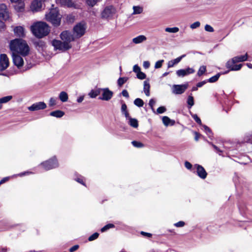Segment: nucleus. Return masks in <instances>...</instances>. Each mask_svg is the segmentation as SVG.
<instances>
[{"mask_svg": "<svg viewBox=\"0 0 252 252\" xmlns=\"http://www.w3.org/2000/svg\"><path fill=\"white\" fill-rule=\"evenodd\" d=\"M0 18L3 20H7L9 18V12L6 5L4 3L0 4Z\"/></svg>", "mask_w": 252, "mask_h": 252, "instance_id": "4468645a", "label": "nucleus"}, {"mask_svg": "<svg viewBox=\"0 0 252 252\" xmlns=\"http://www.w3.org/2000/svg\"><path fill=\"white\" fill-rule=\"evenodd\" d=\"M46 170H49L58 166V162L55 157L41 163Z\"/></svg>", "mask_w": 252, "mask_h": 252, "instance_id": "6e6552de", "label": "nucleus"}, {"mask_svg": "<svg viewBox=\"0 0 252 252\" xmlns=\"http://www.w3.org/2000/svg\"><path fill=\"white\" fill-rule=\"evenodd\" d=\"M194 70L192 68L188 67L186 69H179L176 71V74L178 77H184L189 74L194 72Z\"/></svg>", "mask_w": 252, "mask_h": 252, "instance_id": "dca6fc26", "label": "nucleus"}, {"mask_svg": "<svg viewBox=\"0 0 252 252\" xmlns=\"http://www.w3.org/2000/svg\"><path fill=\"white\" fill-rule=\"evenodd\" d=\"M86 27L85 24L79 23L76 24L73 28V32L77 38H80L85 33Z\"/></svg>", "mask_w": 252, "mask_h": 252, "instance_id": "0eeeda50", "label": "nucleus"}, {"mask_svg": "<svg viewBox=\"0 0 252 252\" xmlns=\"http://www.w3.org/2000/svg\"><path fill=\"white\" fill-rule=\"evenodd\" d=\"M188 108L190 109L191 107L194 105V99L193 97L191 95H189L187 100Z\"/></svg>", "mask_w": 252, "mask_h": 252, "instance_id": "c85d7f7f", "label": "nucleus"}, {"mask_svg": "<svg viewBox=\"0 0 252 252\" xmlns=\"http://www.w3.org/2000/svg\"><path fill=\"white\" fill-rule=\"evenodd\" d=\"M45 18L54 28H57L61 25L62 15L60 13L59 9L55 8L51 9L46 14Z\"/></svg>", "mask_w": 252, "mask_h": 252, "instance_id": "20e7f679", "label": "nucleus"}, {"mask_svg": "<svg viewBox=\"0 0 252 252\" xmlns=\"http://www.w3.org/2000/svg\"><path fill=\"white\" fill-rule=\"evenodd\" d=\"M134 104L138 107H141L143 106L144 103L143 100L140 98H137L134 100Z\"/></svg>", "mask_w": 252, "mask_h": 252, "instance_id": "cd10ccee", "label": "nucleus"}, {"mask_svg": "<svg viewBox=\"0 0 252 252\" xmlns=\"http://www.w3.org/2000/svg\"><path fill=\"white\" fill-rule=\"evenodd\" d=\"M10 50L15 53L25 56L29 53V47L25 40L18 38L11 40L9 45Z\"/></svg>", "mask_w": 252, "mask_h": 252, "instance_id": "f03ea898", "label": "nucleus"}, {"mask_svg": "<svg viewBox=\"0 0 252 252\" xmlns=\"http://www.w3.org/2000/svg\"><path fill=\"white\" fill-rule=\"evenodd\" d=\"M133 14H140L143 11V9L141 7L138 6H134L133 7Z\"/></svg>", "mask_w": 252, "mask_h": 252, "instance_id": "2f4dec72", "label": "nucleus"}, {"mask_svg": "<svg viewBox=\"0 0 252 252\" xmlns=\"http://www.w3.org/2000/svg\"><path fill=\"white\" fill-rule=\"evenodd\" d=\"M114 227H115L114 224H113L112 223H108V224L105 225L103 227H102L101 228L100 230H101V232H104L106 231V230H108L109 229L111 228H114Z\"/></svg>", "mask_w": 252, "mask_h": 252, "instance_id": "7c9ffc66", "label": "nucleus"}, {"mask_svg": "<svg viewBox=\"0 0 252 252\" xmlns=\"http://www.w3.org/2000/svg\"><path fill=\"white\" fill-rule=\"evenodd\" d=\"M200 25V23L198 21H196L193 24H191L190 26V28L192 29H196L198 27H199Z\"/></svg>", "mask_w": 252, "mask_h": 252, "instance_id": "c03bdc74", "label": "nucleus"}, {"mask_svg": "<svg viewBox=\"0 0 252 252\" xmlns=\"http://www.w3.org/2000/svg\"><path fill=\"white\" fill-rule=\"evenodd\" d=\"M204 73H205V66L202 65V66H200V67L197 72V75L199 76H200L202 75H203Z\"/></svg>", "mask_w": 252, "mask_h": 252, "instance_id": "79ce46f5", "label": "nucleus"}, {"mask_svg": "<svg viewBox=\"0 0 252 252\" xmlns=\"http://www.w3.org/2000/svg\"><path fill=\"white\" fill-rule=\"evenodd\" d=\"M166 109L165 107L160 106L157 109V112L158 114H162L163 113L166 111Z\"/></svg>", "mask_w": 252, "mask_h": 252, "instance_id": "37998d69", "label": "nucleus"}, {"mask_svg": "<svg viewBox=\"0 0 252 252\" xmlns=\"http://www.w3.org/2000/svg\"><path fill=\"white\" fill-rule=\"evenodd\" d=\"M162 122L165 126L169 125L171 122V119H169L167 116H163L162 119Z\"/></svg>", "mask_w": 252, "mask_h": 252, "instance_id": "f704fd0d", "label": "nucleus"}, {"mask_svg": "<svg viewBox=\"0 0 252 252\" xmlns=\"http://www.w3.org/2000/svg\"><path fill=\"white\" fill-rule=\"evenodd\" d=\"M165 32H171V33H176L177 32L179 29L177 27H173V28H166L165 29Z\"/></svg>", "mask_w": 252, "mask_h": 252, "instance_id": "473e14b6", "label": "nucleus"}, {"mask_svg": "<svg viewBox=\"0 0 252 252\" xmlns=\"http://www.w3.org/2000/svg\"><path fill=\"white\" fill-rule=\"evenodd\" d=\"M126 111H127V106L125 103H124L122 104V106H121V112L122 113H123Z\"/></svg>", "mask_w": 252, "mask_h": 252, "instance_id": "3c124183", "label": "nucleus"}, {"mask_svg": "<svg viewBox=\"0 0 252 252\" xmlns=\"http://www.w3.org/2000/svg\"><path fill=\"white\" fill-rule=\"evenodd\" d=\"M164 60H161L157 61L155 65V68H160L162 66V63H163Z\"/></svg>", "mask_w": 252, "mask_h": 252, "instance_id": "a19ab883", "label": "nucleus"}, {"mask_svg": "<svg viewBox=\"0 0 252 252\" xmlns=\"http://www.w3.org/2000/svg\"><path fill=\"white\" fill-rule=\"evenodd\" d=\"M248 55L246 54L244 55L238 56L234 57L231 60L228 61L226 63V67L230 70H239L242 67V64H235V63L242 62L247 60Z\"/></svg>", "mask_w": 252, "mask_h": 252, "instance_id": "39448f33", "label": "nucleus"}, {"mask_svg": "<svg viewBox=\"0 0 252 252\" xmlns=\"http://www.w3.org/2000/svg\"><path fill=\"white\" fill-rule=\"evenodd\" d=\"M42 3L40 0H33L32 3L31 8L32 10L38 11L41 8Z\"/></svg>", "mask_w": 252, "mask_h": 252, "instance_id": "6ab92c4d", "label": "nucleus"}, {"mask_svg": "<svg viewBox=\"0 0 252 252\" xmlns=\"http://www.w3.org/2000/svg\"><path fill=\"white\" fill-rule=\"evenodd\" d=\"M99 0H87V4L90 6H94Z\"/></svg>", "mask_w": 252, "mask_h": 252, "instance_id": "ea45409f", "label": "nucleus"}, {"mask_svg": "<svg viewBox=\"0 0 252 252\" xmlns=\"http://www.w3.org/2000/svg\"><path fill=\"white\" fill-rule=\"evenodd\" d=\"M136 76L137 78L140 80H143L146 78V74L141 71L136 74Z\"/></svg>", "mask_w": 252, "mask_h": 252, "instance_id": "4c0bfd02", "label": "nucleus"}, {"mask_svg": "<svg viewBox=\"0 0 252 252\" xmlns=\"http://www.w3.org/2000/svg\"><path fill=\"white\" fill-rule=\"evenodd\" d=\"M122 94L124 96V97H126V98H128L129 97V94H128V92L127 91V90H124L122 91Z\"/></svg>", "mask_w": 252, "mask_h": 252, "instance_id": "4d7b16f0", "label": "nucleus"}, {"mask_svg": "<svg viewBox=\"0 0 252 252\" xmlns=\"http://www.w3.org/2000/svg\"><path fill=\"white\" fill-rule=\"evenodd\" d=\"M78 248H79V246L78 245H74L69 249V252H73L76 251Z\"/></svg>", "mask_w": 252, "mask_h": 252, "instance_id": "6e6d98bb", "label": "nucleus"}, {"mask_svg": "<svg viewBox=\"0 0 252 252\" xmlns=\"http://www.w3.org/2000/svg\"><path fill=\"white\" fill-rule=\"evenodd\" d=\"M9 66V60L7 55L2 54L0 55V71L5 70Z\"/></svg>", "mask_w": 252, "mask_h": 252, "instance_id": "f8f14e48", "label": "nucleus"}, {"mask_svg": "<svg viewBox=\"0 0 252 252\" xmlns=\"http://www.w3.org/2000/svg\"><path fill=\"white\" fill-rule=\"evenodd\" d=\"M12 60L14 64L18 68L23 66L24 64L23 59L18 54L13 52Z\"/></svg>", "mask_w": 252, "mask_h": 252, "instance_id": "2eb2a0df", "label": "nucleus"}, {"mask_svg": "<svg viewBox=\"0 0 252 252\" xmlns=\"http://www.w3.org/2000/svg\"><path fill=\"white\" fill-rule=\"evenodd\" d=\"M32 43L35 48L39 52L43 51L46 47V42L39 38L33 40Z\"/></svg>", "mask_w": 252, "mask_h": 252, "instance_id": "9b49d317", "label": "nucleus"}, {"mask_svg": "<svg viewBox=\"0 0 252 252\" xmlns=\"http://www.w3.org/2000/svg\"><path fill=\"white\" fill-rule=\"evenodd\" d=\"M206 31L209 32H213L214 30L212 27L209 25H206Z\"/></svg>", "mask_w": 252, "mask_h": 252, "instance_id": "864d4df0", "label": "nucleus"}, {"mask_svg": "<svg viewBox=\"0 0 252 252\" xmlns=\"http://www.w3.org/2000/svg\"><path fill=\"white\" fill-rule=\"evenodd\" d=\"M204 84H205V80L198 83L197 84L196 86L197 87H201L203 86Z\"/></svg>", "mask_w": 252, "mask_h": 252, "instance_id": "338daca9", "label": "nucleus"}, {"mask_svg": "<svg viewBox=\"0 0 252 252\" xmlns=\"http://www.w3.org/2000/svg\"><path fill=\"white\" fill-rule=\"evenodd\" d=\"M60 1L62 5L67 6L68 7H72L74 5L72 0H60Z\"/></svg>", "mask_w": 252, "mask_h": 252, "instance_id": "393cba45", "label": "nucleus"}, {"mask_svg": "<svg viewBox=\"0 0 252 252\" xmlns=\"http://www.w3.org/2000/svg\"><path fill=\"white\" fill-rule=\"evenodd\" d=\"M184 57H185V55H183L181 56L178 57L174 60L169 61L168 63V68L172 67L175 64L178 63L181 61L182 59L183 58H184Z\"/></svg>", "mask_w": 252, "mask_h": 252, "instance_id": "aec40b11", "label": "nucleus"}, {"mask_svg": "<svg viewBox=\"0 0 252 252\" xmlns=\"http://www.w3.org/2000/svg\"><path fill=\"white\" fill-rule=\"evenodd\" d=\"M185 166L188 169H191L192 168V164L189 161H185Z\"/></svg>", "mask_w": 252, "mask_h": 252, "instance_id": "5fc2aeb1", "label": "nucleus"}, {"mask_svg": "<svg viewBox=\"0 0 252 252\" xmlns=\"http://www.w3.org/2000/svg\"><path fill=\"white\" fill-rule=\"evenodd\" d=\"M147 39L146 37L143 35H140L132 39V42L135 44H139Z\"/></svg>", "mask_w": 252, "mask_h": 252, "instance_id": "4be33fe9", "label": "nucleus"}, {"mask_svg": "<svg viewBox=\"0 0 252 252\" xmlns=\"http://www.w3.org/2000/svg\"><path fill=\"white\" fill-rule=\"evenodd\" d=\"M194 140L196 141H197L199 139V138L200 137V134L198 133L196 131H194Z\"/></svg>", "mask_w": 252, "mask_h": 252, "instance_id": "bf43d9fd", "label": "nucleus"}, {"mask_svg": "<svg viewBox=\"0 0 252 252\" xmlns=\"http://www.w3.org/2000/svg\"><path fill=\"white\" fill-rule=\"evenodd\" d=\"M12 98L11 95H8L0 98V102L1 103H6Z\"/></svg>", "mask_w": 252, "mask_h": 252, "instance_id": "72a5a7b5", "label": "nucleus"}, {"mask_svg": "<svg viewBox=\"0 0 252 252\" xmlns=\"http://www.w3.org/2000/svg\"><path fill=\"white\" fill-rule=\"evenodd\" d=\"M75 180H76L77 182H78V183H80V184H82V185H83L85 186V184L84 182H83V179H82V178H76V179H75Z\"/></svg>", "mask_w": 252, "mask_h": 252, "instance_id": "680f3d73", "label": "nucleus"}, {"mask_svg": "<svg viewBox=\"0 0 252 252\" xmlns=\"http://www.w3.org/2000/svg\"><path fill=\"white\" fill-rule=\"evenodd\" d=\"M60 37L63 41L57 39H54L52 41V45L55 50L64 52L72 48L70 42L75 40V37L71 32L63 31L60 34Z\"/></svg>", "mask_w": 252, "mask_h": 252, "instance_id": "f257e3e1", "label": "nucleus"}, {"mask_svg": "<svg viewBox=\"0 0 252 252\" xmlns=\"http://www.w3.org/2000/svg\"><path fill=\"white\" fill-rule=\"evenodd\" d=\"M205 129H206V134L208 135V136L211 138L212 131H211V129L207 126H206Z\"/></svg>", "mask_w": 252, "mask_h": 252, "instance_id": "603ef678", "label": "nucleus"}, {"mask_svg": "<svg viewBox=\"0 0 252 252\" xmlns=\"http://www.w3.org/2000/svg\"><path fill=\"white\" fill-rule=\"evenodd\" d=\"M7 248L6 247H0V252H7Z\"/></svg>", "mask_w": 252, "mask_h": 252, "instance_id": "69168bd1", "label": "nucleus"}, {"mask_svg": "<svg viewBox=\"0 0 252 252\" xmlns=\"http://www.w3.org/2000/svg\"><path fill=\"white\" fill-rule=\"evenodd\" d=\"M156 101L153 98L151 99L149 102V105L153 111H154V105Z\"/></svg>", "mask_w": 252, "mask_h": 252, "instance_id": "09e8293b", "label": "nucleus"}, {"mask_svg": "<svg viewBox=\"0 0 252 252\" xmlns=\"http://www.w3.org/2000/svg\"><path fill=\"white\" fill-rule=\"evenodd\" d=\"M101 93V88H95L94 90H92L89 93V95L90 97L94 98H95L98 95Z\"/></svg>", "mask_w": 252, "mask_h": 252, "instance_id": "412c9836", "label": "nucleus"}, {"mask_svg": "<svg viewBox=\"0 0 252 252\" xmlns=\"http://www.w3.org/2000/svg\"><path fill=\"white\" fill-rule=\"evenodd\" d=\"M59 97L61 101L63 102L67 101L68 98L67 94L63 91L60 93Z\"/></svg>", "mask_w": 252, "mask_h": 252, "instance_id": "bb28decb", "label": "nucleus"}, {"mask_svg": "<svg viewBox=\"0 0 252 252\" xmlns=\"http://www.w3.org/2000/svg\"><path fill=\"white\" fill-rule=\"evenodd\" d=\"M196 172L198 176L203 179H205V169L201 165L195 164Z\"/></svg>", "mask_w": 252, "mask_h": 252, "instance_id": "a211bd4d", "label": "nucleus"}, {"mask_svg": "<svg viewBox=\"0 0 252 252\" xmlns=\"http://www.w3.org/2000/svg\"><path fill=\"white\" fill-rule=\"evenodd\" d=\"M14 32L16 36L24 37L25 36L24 28L22 26H17L14 29Z\"/></svg>", "mask_w": 252, "mask_h": 252, "instance_id": "f3484780", "label": "nucleus"}, {"mask_svg": "<svg viewBox=\"0 0 252 252\" xmlns=\"http://www.w3.org/2000/svg\"><path fill=\"white\" fill-rule=\"evenodd\" d=\"M101 96H99L98 98L105 101L110 100L113 95V92L110 91L108 88L101 89Z\"/></svg>", "mask_w": 252, "mask_h": 252, "instance_id": "9d476101", "label": "nucleus"}, {"mask_svg": "<svg viewBox=\"0 0 252 252\" xmlns=\"http://www.w3.org/2000/svg\"><path fill=\"white\" fill-rule=\"evenodd\" d=\"M192 117L198 124L200 125L201 124V121L200 119L197 116L196 114L192 115Z\"/></svg>", "mask_w": 252, "mask_h": 252, "instance_id": "a18cd8bd", "label": "nucleus"}, {"mask_svg": "<svg viewBox=\"0 0 252 252\" xmlns=\"http://www.w3.org/2000/svg\"><path fill=\"white\" fill-rule=\"evenodd\" d=\"M47 107L45 103L42 101L35 102L28 107V110L31 111H35L43 110Z\"/></svg>", "mask_w": 252, "mask_h": 252, "instance_id": "ddd939ff", "label": "nucleus"}, {"mask_svg": "<svg viewBox=\"0 0 252 252\" xmlns=\"http://www.w3.org/2000/svg\"><path fill=\"white\" fill-rule=\"evenodd\" d=\"M56 104V99L53 97L50 98L49 105L50 106H53Z\"/></svg>", "mask_w": 252, "mask_h": 252, "instance_id": "49530a36", "label": "nucleus"}, {"mask_svg": "<svg viewBox=\"0 0 252 252\" xmlns=\"http://www.w3.org/2000/svg\"><path fill=\"white\" fill-rule=\"evenodd\" d=\"M220 76V74L219 73L215 75V76L210 78L208 80V81L210 83H214V82H216L218 79L219 78Z\"/></svg>", "mask_w": 252, "mask_h": 252, "instance_id": "c9c22d12", "label": "nucleus"}, {"mask_svg": "<svg viewBox=\"0 0 252 252\" xmlns=\"http://www.w3.org/2000/svg\"><path fill=\"white\" fill-rule=\"evenodd\" d=\"M9 178L8 177H5L4 178H3L2 179H1L0 181V185L4 183H5V182H6L7 181H8Z\"/></svg>", "mask_w": 252, "mask_h": 252, "instance_id": "0e129e2a", "label": "nucleus"}, {"mask_svg": "<svg viewBox=\"0 0 252 252\" xmlns=\"http://www.w3.org/2000/svg\"><path fill=\"white\" fill-rule=\"evenodd\" d=\"M116 12V8L113 5L106 6L101 13V17L103 19L112 18Z\"/></svg>", "mask_w": 252, "mask_h": 252, "instance_id": "423d86ee", "label": "nucleus"}, {"mask_svg": "<svg viewBox=\"0 0 252 252\" xmlns=\"http://www.w3.org/2000/svg\"><path fill=\"white\" fill-rule=\"evenodd\" d=\"M131 143L134 147L136 148H142L144 147L143 143L137 141H133L131 142Z\"/></svg>", "mask_w": 252, "mask_h": 252, "instance_id": "e433bc0d", "label": "nucleus"}, {"mask_svg": "<svg viewBox=\"0 0 252 252\" xmlns=\"http://www.w3.org/2000/svg\"><path fill=\"white\" fill-rule=\"evenodd\" d=\"M4 23L2 21L0 20V31H1L2 29H3L4 28Z\"/></svg>", "mask_w": 252, "mask_h": 252, "instance_id": "774afa93", "label": "nucleus"}, {"mask_svg": "<svg viewBox=\"0 0 252 252\" xmlns=\"http://www.w3.org/2000/svg\"><path fill=\"white\" fill-rule=\"evenodd\" d=\"M213 146L214 149L216 150V151L220 155V153L222 152V150H221L220 148H218L217 146L214 145H213Z\"/></svg>", "mask_w": 252, "mask_h": 252, "instance_id": "e2e57ef3", "label": "nucleus"}, {"mask_svg": "<svg viewBox=\"0 0 252 252\" xmlns=\"http://www.w3.org/2000/svg\"><path fill=\"white\" fill-rule=\"evenodd\" d=\"M31 30L33 35L38 38H42L48 34L50 30L47 23L39 22L32 26Z\"/></svg>", "mask_w": 252, "mask_h": 252, "instance_id": "7ed1b4c3", "label": "nucleus"}, {"mask_svg": "<svg viewBox=\"0 0 252 252\" xmlns=\"http://www.w3.org/2000/svg\"><path fill=\"white\" fill-rule=\"evenodd\" d=\"M141 234L143 236H147L148 237H151L152 236V234L147 232H145L144 231H141Z\"/></svg>", "mask_w": 252, "mask_h": 252, "instance_id": "052dcab7", "label": "nucleus"}, {"mask_svg": "<svg viewBox=\"0 0 252 252\" xmlns=\"http://www.w3.org/2000/svg\"><path fill=\"white\" fill-rule=\"evenodd\" d=\"M64 115V112L61 110H56L50 113V115L58 118L62 117Z\"/></svg>", "mask_w": 252, "mask_h": 252, "instance_id": "5701e85b", "label": "nucleus"}, {"mask_svg": "<svg viewBox=\"0 0 252 252\" xmlns=\"http://www.w3.org/2000/svg\"><path fill=\"white\" fill-rule=\"evenodd\" d=\"M188 87V84L174 85L172 88V92L175 94H183Z\"/></svg>", "mask_w": 252, "mask_h": 252, "instance_id": "1a4fd4ad", "label": "nucleus"}, {"mask_svg": "<svg viewBox=\"0 0 252 252\" xmlns=\"http://www.w3.org/2000/svg\"><path fill=\"white\" fill-rule=\"evenodd\" d=\"M128 123L131 126L134 128H137L138 126V122L135 118H129Z\"/></svg>", "mask_w": 252, "mask_h": 252, "instance_id": "a878e982", "label": "nucleus"}, {"mask_svg": "<svg viewBox=\"0 0 252 252\" xmlns=\"http://www.w3.org/2000/svg\"><path fill=\"white\" fill-rule=\"evenodd\" d=\"M150 85L149 83L147 81H145L144 82V92L146 96H149L150 94Z\"/></svg>", "mask_w": 252, "mask_h": 252, "instance_id": "b1692460", "label": "nucleus"}, {"mask_svg": "<svg viewBox=\"0 0 252 252\" xmlns=\"http://www.w3.org/2000/svg\"><path fill=\"white\" fill-rule=\"evenodd\" d=\"M185 223L183 221H180L176 223H175L174 225L177 227H183L185 225Z\"/></svg>", "mask_w": 252, "mask_h": 252, "instance_id": "8fccbe9b", "label": "nucleus"}, {"mask_svg": "<svg viewBox=\"0 0 252 252\" xmlns=\"http://www.w3.org/2000/svg\"><path fill=\"white\" fill-rule=\"evenodd\" d=\"M127 77H120L117 81L118 85L120 87H121L127 81Z\"/></svg>", "mask_w": 252, "mask_h": 252, "instance_id": "c756f323", "label": "nucleus"}, {"mask_svg": "<svg viewBox=\"0 0 252 252\" xmlns=\"http://www.w3.org/2000/svg\"><path fill=\"white\" fill-rule=\"evenodd\" d=\"M133 71L137 74L141 71V68L137 64H135L133 66Z\"/></svg>", "mask_w": 252, "mask_h": 252, "instance_id": "de8ad7c7", "label": "nucleus"}, {"mask_svg": "<svg viewBox=\"0 0 252 252\" xmlns=\"http://www.w3.org/2000/svg\"><path fill=\"white\" fill-rule=\"evenodd\" d=\"M150 63L149 61H144L143 62V67L145 68H146V69L150 67Z\"/></svg>", "mask_w": 252, "mask_h": 252, "instance_id": "13d9d810", "label": "nucleus"}, {"mask_svg": "<svg viewBox=\"0 0 252 252\" xmlns=\"http://www.w3.org/2000/svg\"><path fill=\"white\" fill-rule=\"evenodd\" d=\"M98 236H99V233L97 232H95L89 237L88 240L89 241H92L93 240H94L98 237Z\"/></svg>", "mask_w": 252, "mask_h": 252, "instance_id": "58836bf2", "label": "nucleus"}]
</instances>
